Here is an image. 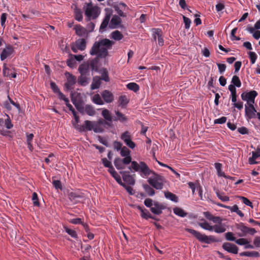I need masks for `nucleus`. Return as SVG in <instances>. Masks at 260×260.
<instances>
[{"mask_svg":"<svg viewBox=\"0 0 260 260\" xmlns=\"http://www.w3.org/2000/svg\"><path fill=\"white\" fill-rule=\"evenodd\" d=\"M232 85L236 86L237 87H240L241 86V82L240 78L237 75H234L231 81Z\"/></svg>","mask_w":260,"mask_h":260,"instance_id":"nucleus-44","label":"nucleus"},{"mask_svg":"<svg viewBox=\"0 0 260 260\" xmlns=\"http://www.w3.org/2000/svg\"><path fill=\"white\" fill-rule=\"evenodd\" d=\"M152 174L153 176L148 179V183L156 189H162L165 181L164 177L156 173L155 172H153Z\"/></svg>","mask_w":260,"mask_h":260,"instance_id":"nucleus-4","label":"nucleus"},{"mask_svg":"<svg viewBox=\"0 0 260 260\" xmlns=\"http://www.w3.org/2000/svg\"><path fill=\"white\" fill-rule=\"evenodd\" d=\"M75 45L77 49L80 51H83L86 47V42L85 39H79L75 42Z\"/></svg>","mask_w":260,"mask_h":260,"instance_id":"nucleus-30","label":"nucleus"},{"mask_svg":"<svg viewBox=\"0 0 260 260\" xmlns=\"http://www.w3.org/2000/svg\"><path fill=\"white\" fill-rule=\"evenodd\" d=\"M114 42L108 39H103L94 43L89 53L96 55L98 58H106L109 54L108 50L112 49Z\"/></svg>","mask_w":260,"mask_h":260,"instance_id":"nucleus-1","label":"nucleus"},{"mask_svg":"<svg viewBox=\"0 0 260 260\" xmlns=\"http://www.w3.org/2000/svg\"><path fill=\"white\" fill-rule=\"evenodd\" d=\"M154 206L150 208L151 211L156 215H159L162 213V210L165 209V207L161 204L155 203Z\"/></svg>","mask_w":260,"mask_h":260,"instance_id":"nucleus-21","label":"nucleus"},{"mask_svg":"<svg viewBox=\"0 0 260 260\" xmlns=\"http://www.w3.org/2000/svg\"><path fill=\"white\" fill-rule=\"evenodd\" d=\"M235 241L237 244L240 245H245L249 243L247 240L244 238H240L237 240L235 239Z\"/></svg>","mask_w":260,"mask_h":260,"instance_id":"nucleus-59","label":"nucleus"},{"mask_svg":"<svg viewBox=\"0 0 260 260\" xmlns=\"http://www.w3.org/2000/svg\"><path fill=\"white\" fill-rule=\"evenodd\" d=\"M173 212L176 215L181 217H184L187 214V213L185 212L184 210L179 207L174 208L173 209Z\"/></svg>","mask_w":260,"mask_h":260,"instance_id":"nucleus-38","label":"nucleus"},{"mask_svg":"<svg viewBox=\"0 0 260 260\" xmlns=\"http://www.w3.org/2000/svg\"><path fill=\"white\" fill-rule=\"evenodd\" d=\"M120 138L130 148L134 149L136 147L135 143L132 141V135L128 131L123 133L121 135Z\"/></svg>","mask_w":260,"mask_h":260,"instance_id":"nucleus-7","label":"nucleus"},{"mask_svg":"<svg viewBox=\"0 0 260 260\" xmlns=\"http://www.w3.org/2000/svg\"><path fill=\"white\" fill-rule=\"evenodd\" d=\"M236 228L240 230L244 235L249 234L253 235L256 232V230L254 228H249L244 225L242 222L236 224Z\"/></svg>","mask_w":260,"mask_h":260,"instance_id":"nucleus-11","label":"nucleus"},{"mask_svg":"<svg viewBox=\"0 0 260 260\" xmlns=\"http://www.w3.org/2000/svg\"><path fill=\"white\" fill-rule=\"evenodd\" d=\"M93 123L94 121H91L89 120H85L84 121V124L83 125H75L74 127L75 128L78 130L80 132H86L87 131H91L93 127Z\"/></svg>","mask_w":260,"mask_h":260,"instance_id":"nucleus-9","label":"nucleus"},{"mask_svg":"<svg viewBox=\"0 0 260 260\" xmlns=\"http://www.w3.org/2000/svg\"><path fill=\"white\" fill-rule=\"evenodd\" d=\"M216 194L217 197L223 202H227L230 200L229 197L225 196L224 192H220L218 190L216 191Z\"/></svg>","mask_w":260,"mask_h":260,"instance_id":"nucleus-46","label":"nucleus"},{"mask_svg":"<svg viewBox=\"0 0 260 260\" xmlns=\"http://www.w3.org/2000/svg\"><path fill=\"white\" fill-rule=\"evenodd\" d=\"M77 35L80 37L87 36L88 32L87 29L80 24L76 25L74 28Z\"/></svg>","mask_w":260,"mask_h":260,"instance_id":"nucleus-20","label":"nucleus"},{"mask_svg":"<svg viewBox=\"0 0 260 260\" xmlns=\"http://www.w3.org/2000/svg\"><path fill=\"white\" fill-rule=\"evenodd\" d=\"M93 129L92 130L94 132L96 133H102L104 131L103 127L100 125H98V124L96 123V121H94Z\"/></svg>","mask_w":260,"mask_h":260,"instance_id":"nucleus-52","label":"nucleus"},{"mask_svg":"<svg viewBox=\"0 0 260 260\" xmlns=\"http://www.w3.org/2000/svg\"><path fill=\"white\" fill-rule=\"evenodd\" d=\"M87 75H81L78 77V83L82 86H85L88 83V78L86 76Z\"/></svg>","mask_w":260,"mask_h":260,"instance_id":"nucleus-37","label":"nucleus"},{"mask_svg":"<svg viewBox=\"0 0 260 260\" xmlns=\"http://www.w3.org/2000/svg\"><path fill=\"white\" fill-rule=\"evenodd\" d=\"M14 69H13V70ZM12 73V69H10L6 67V64H5L3 66V74L4 76L7 77H10Z\"/></svg>","mask_w":260,"mask_h":260,"instance_id":"nucleus-48","label":"nucleus"},{"mask_svg":"<svg viewBox=\"0 0 260 260\" xmlns=\"http://www.w3.org/2000/svg\"><path fill=\"white\" fill-rule=\"evenodd\" d=\"M215 168L217 171V175L219 177H223L225 179H232L233 177H231L230 176H227L225 174V173L222 171V164L219 162L215 163L214 164Z\"/></svg>","mask_w":260,"mask_h":260,"instance_id":"nucleus-23","label":"nucleus"},{"mask_svg":"<svg viewBox=\"0 0 260 260\" xmlns=\"http://www.w3.org/2000/svg\"><path fill=\"white\" fill-rule=\"evenodd\" d=\"M85 10V21L89 22L91 19H95L98 17L100 12L98 7L93 6L92 4L87 3Z\"/></svg>","mask_w":260,"mask_h":260,"instance_id":"nucleus-5","label":"nucleus"},{"mask_svg":"<svg viewBox=\"0 0 260 260\" xmlns=\"http://www.w3.org/2000/svg\"><path fill=\"white\" fill-rule=\"evenodd\" d=\"M67 65L71 68H74L76 66V61L73 58L68 59L67 61Z\"/></svg>","mask_w":260,"mask_h":260,"instance_id":"nucleus-64","label":"nucleus"},{"mask_svg":"<svg viewBox=\"0 0 260 260\" xmlns=\"http://www.w3.org/2000/svg\"><path fill=\"white\" fill-rule=\"evenodd\" d=\"M204 215L207 219L213 221L214 223L220 222L221 217L219 216H214L208 211L204 212Z\"/></svg>","mask_w":260,"mask_h":260,"instance_id":"nucleus-25","label":"nucleus"},{"mask_svg":"<svg viewBox=\"0 0 260 260\" xmlns=\"http://www.w3.org/2000/svg\"><path fill=\"white\" fill-rule=\"evenodd\" d=\"M245 115L248 119H251L255 116V113L256 112V110L255 109L253 105L251 103L250 105H248V107L247 105H245Z\"/></svg>","mask_w":260,"mask_h":260,"instance_id":"nucleus-13","label":"nucleus"},{"mask_svg":"<svg viewBox=\"0 0 260 260\" xmlns=\"http://www.w3.org/2000/svg\"><path fill=\"white\" fill-rule=\"evenodd\" d=\"M101 95L104 101L107 103H112L114 100L113 93L108 90H104Z\"/></svg>","mask_w":260,"mask_h":260,"instance_id":"nucleus-19","label":"nucleus"},{"mask_svg":"<svg viewBox=\"0 0 260 260\" xmlns=\"http://www.w3.org/2000/svg\"><path fill=\"white\" fill-rule=\"evenodd\" d=\"M115 179L117 182L121 186H125V183L122 182L120 176L116 172H114V174L111 175Z\"/></svg>","mask_w":260,"mask_h":260,"instance_id":"nucleus-49","label":"nucleus"},{"mask_svg":"<svg viewBox=\"0 0 260 260\" xmlns=\"http://www.w3.org/2000/svg\"><path fill=\"white\" fill-rule=\"evenodd\" d=\"M239 198L246 205L248 206L251 207H253L252 203L247 198H246L244 197H242V196L239 197Z\"/></svg>","mask_w":260,"mask_h":260,"instance_id":"nucleus-55","label":"nucleus"},{"mask_svg":"<svg viewBox=\"0 0 260 260\" xmlns=\"http://www.w3.org/2000/svg\"><path fill=\"white\" fill-rule=\"evenodd\" d=\"M14 52V47L10 45H8L3 49L1 54V59L3 61L8 57L10 56Z\"/></svg>","mask_w":260,"mask_h":260,"instance_id":"nucleus-14","label":"nucleus"},{"mask_svg":"<svg viewBox=\"0 0 260 260\" xmlns=\"http://www.w3.org/2000/svg\"><path fill=\"white\" fill-rule=\"evenodd\" d=\"M240 256H246L248 257H257L259 256V254L257 251H245L240 253Z\"/></svg>","mask_w":260,"mask_h":260,"instance_id":"nucleus-40","label":"nucleus"},{"mask_svg":"<svg viewBox=\"0 0 260 260\" xmlns=\"http://www.w3.org/2000/svg\"><path fill=\"white\" fill-rule=\"evenodd\" d=\"M6 115L7 116V118L5 120V126L7 127V128L11 129V128L13 127V125L11 122V120L9 116V115L7 114H6Z\"/></svg>","mask_w":260,"mask_h":260,"instance_id":"nucleus-56","label":"nucleus"},{"mask_svg":"<svg viewBox=\"0 0 260 260\" xmlns=\"http://www.w3.org/2000/svg\"><path fill=\"white\" fill-rule=\"evenodd\" d=\"M225 237L226 240L230 241H235L236 238L234 236V234L232 232H227L225 234Z\"/></svg>","mask_w":260,"mask_h":260,"instance_id":"nucleus-57","label":"nucleus"},{"mask_svg":"<svg viewBox=\"0 0 260 260\" xmlns=\"http://www.w3.org/2000/svg\"><path fill=\"white\" fill-rule=\"evenodd\" d=\"M120 174L122 176L123 180L129 185H134L135 183V180L132 176L129 174V172L120 171Z\"/></svg>","mask_w":260,"mask_h":260,"instance_id":"nucleus-17","label":"nucleus"},{"mask_svg":"<svg viewBox=\"0 0 260 260\" xmlns=\"http://www.w3.org/2000/svg\"><path fill=\"white\" fill-rule=\"evenodd\" d=\"M229 210H230L232 212H236L240 217L244 216V214L241 210L239 209V208L237 205H235L233 206H229Z\"/></svg>","mask_w":260,"mask_h":260,"instance_id":"nucleus-47","label":"nucleus"},{"mask_svg":"<svg viewBox=\"0 0 260 260\" xmlns=\"http://www.w3.org/2000/svg\"><path fill=\"white\" fill-rule=\"evenodd\" d=\"M202 220H204V222H199L198 225L202 229L208 230L209 231H213V227L212 225H210V224L206 221L204 219H202Z\"/></svg>","mask_w":260,"mask_h":260,"instance_id":"nucleus-34","label":"nucleus"},{"mask_svg":"<svg viewBox=\"0 0 260 260\" xmlns=\"http://www.w3.org/2000/svg\"><path fill=\"white\" fill-rule=\"evenodd\" d=\"M126 87L135 92H138L140 89V87L138 84L135 82H131L126 85Z\"/></svg>","mask_w":260,"mask_h":260,"instance_id":"nucleus-39","label":"nucleus"},{"mask_svg":"<svg viewBox=\"0 0 260 260\" xmlns=\"http://www.w3.org/2000/svg\"><path fill=\"white\" fill-rule=\"evenodd\" d=\"M152 38L154 41L158 40V44L159 46H162L164 44V41L162 36V31L160 28H152Z\"/></svg>","mask_w":260,"mask_h":260,"instance_id":"nucleus-8","label":"nucleus"},{"mask_svg":"<svg viewBox=\"0 0 260 260\" xmlns=\"http://www.w3.org/2000/svg\"><path fill=\"white\" fill-rule=\"evenodd\" d=\"M227 120L226 117L222 116L219 118L216 119L214 121V124H223Z\"/></svg>","mask_w":260,"mask_h":260,"instance_id":"nucleus-61","label":"nucleus"},{"mask_svg":"<svg viewBox=\"0 0 260 260\" xmlns=\"http://www.w3.org/2000/svg\"><path fill=\"white\" fill-rule=\"evenodd\" d=\"M7 14L6 13H3L1 15V23L2 27L5 28V22L6 21L7 17Z\"/></svg>","mask_w":260,"mask_h":260,"instance_id":"nucleus-62","label":"nucleus"},{"mask_svg":"<svg viewBox=\"0 0 260 260\" xmlns=\"http://www.w3.org/2000/svg\"><path fill=\"white\" fill-rule=\"evenodd\" d=\"M143 187L145 190V192L149 195V196H153L155 194L154 190L149 185L147 184H143Z\"/></svg>","mask_w":260,"mask_h":260,"instance_id":"nucleus-41","label":"nucleus"},{"mask_svg":"<svg viewBox=\"0 0 260 260\" xmlns=\"http://www.w3.org/2000/svg\"><path fill=\"white\" fill-rule=\"evenodd\" d=\"M222 248L229 253L237 254L238 252V247L231 243H224L222 246Z\"/></svg>","mask_w":260,"mask_h":260,"instance_id":"nucleus-12","label":"nucleus"},{"mask_svg":"<svg viewBox=\"0 0 260 260\" xmlns=\"http://www.w3.org/2000/svg\"><path fill=\"white\" fill-rule=\"evenodd\" d=\"M138 209L141 212V216L146 219H148V218H151L156 220H158L157 218L153 216L150 212L143 207L138 206Z\"/></svg>","mask_w":260,"mask_h":260,"instance_id":"nucleus-18","label":"nucleus"},{"mask_svg":"<svg viewBox=\"0 0 260 260\" xmlns=\"http://www.w3.org/2000/svg\"><path fill=\"white\" fill-rule=\"evenodd\" d=\"M64 229L66 232L72 238H74L75 239H77L78 238L77 233L75 230L70 229L68 228H65Z\"/></svg>","mask_w":260,"mask_h":260,"instance_id":"nucleus-51","label":"nucleus"},{"mask_svg":"<svg viewBox=\"0 0 260 260\" xmlns=\"http://www.w3.org/2000/svg\"><path fill=\"white\" fill-rule=\"evenodd\" d=\"M74 18L79 22L83 20V12L76 5L74 8Z\"/></svg>","mask_w":260,"mask_h":260,"instance_id":"nucleus-26","label":"nucleus"},{"mask_svg":"<svg viewBox=\"0 0 260 260\" xmlns=\"http://www.w3.org/2000/svg\"><path fill=\"white\" fill-rule=\"evenodd\" d=\"M70 200L74 204L80 202L84 198V193L80 192H71L68 194Z\"/></svg>","mask_w":260,"mask_h":260,"instance_id":"nucleus-10","label":"nucleus"},{"mask_svg":"<svg viewBox=\"0 0 260 260\" xmlns=\"http://www.w3.org/2000/svg\"><path fill=\"white\" fill-rule=\"evenodd\" d=\"M130 153L129 150L125 146H123L120 150V155L123 157L129 155Z\"/></svg>","mask_w":260,"mask_h":260,"instance_id":"nucleus-53","label":"nucleus"},{"mask_svg":"<svg viewBox=\"0 0 260 260\" xmlns=\"http://www.w3.org/2000/svg\"><path fill=\"white\" fill-rule=\"evenodd\" d=\"M223 219L221 218L220 223H215L216 224L213 225V231L216 233H222L226 231L228 226L225 223H222Z\"/></svg>","mask_w":260,"mask_h":260,"instance_id":"nucleus-16","label":"nucleus"},{"mask_svg":"<svg viewBox=\"0 0 260 260\" xmlns=\"http://www.w3.org/2000/svg\"><path fill=\"white\" fill-rule=\"evenodd\" d=\"M95 27V24L94 23L92 22H89L86 26V29L87 30L88 33L90 32H92L93 31Z\"/></svg>","mask_w":260,"mask_h":260,"instance_id":"nucleus-63","label":"nucleus"},{"mask_svg":"<svg viewBox=\"0 0 260 260\" xmlns=\"http://www.w3.org/2000/svg\"><path fill=\"white\" fill-rule=\"evenodd\" d=\"M132 171L138 172L143 178H146L154 172L151 170L144 161H133L132 165L128 167Z\"/></svg>","mask_w":260,"mask_h":260,"instance_id":"nucleus-2","label":"nucleus"},{"mask_svg":"<svg viewBox=\"0 0 260 260\" xmlns=\"http://www.w3.org/2000/svg\"><path fill=\"white\" fill-rule=\"evenodd\" d=\"M250 62L252 64H254L257 59V56L254 52H249L248 53Z\"/></svg>","mask_w":260,"mask_h":260,"instance_id":"nucleus-54","label":"nucleus"},{"mask_svg":"<svg viewBox=\"0 0 260 260\" xmlns=\"http://www.w3.org/2000/svg\"><path fill=\"white\" fill-rule=\"evenodd\" d=\"M114 113L115 116H113V121H119L124 123L128 121L127 117L119 110H115Z\"/></svg>","mask_w":260,"mask_h":260,"instance_id":"nucleus-15","label":"nucleus"},{"mask_svg":"<svg viewBox=\"0 0 260 260\" xmlns=\"http://www.w3.org/2000/svg\"><path fill=\"white\" fill-rule=\"evenodd\" d=\"M258 93L255 90H251L249 92H244L241 94V99L242 100L247 102L248 105L252 103H254L255 99L257 96Z\"/></svg>","mask_w":260,"mask_h":260,"instance_id":"nucleus-6","label":"nucleus"},{"mask_svg":"<svg viewBox=\"0 0 260 260\" xmlns=\"http://www.w3.org/2000/svg\"><path fill=\"white\" fill-rule=\"evenodd\" d=\"M111 14L110 13L106 14L100 27V31H103L107 27L111 18Z\"/></svg>","mask_w":260,"mask_h":260,"instance_id":"nucleus-29","label":"nucleus"},{"mask_svg":"<svg viewBox=\"0 0 260 260\" xmlns=\"http://www.w3.org/2000/svg\"><path fill=\"white\" fill-rule=\"evenodd\" d=\"M118 102L120 106L123 107L128 104L129 101L127 99V96L125 95H123L119 97Z\"/></svg>","mask_w":260,"mask_h":260,"instance_id":"nucleus-42","label":"nucleus"},{"mask_svg":"<svg viewBox=\"0 0 260 260\" xmlns=\"http://www.w3.org/2000/svg\"><path fill=\"white\" fill-rule=\"evenodd\" d=\"M78 71L81 75H89V65L88 63H84L80 64Z\"/></svg>","mask_w":260,"mask_h":260,"instance_id":"nucleus-27","label":"nucleus"},{"mask_svg":"<svg viewBox=\"0 0 260 260\" xmlns=\"http://www.w3.org/2000/svg\"><path fill=\"white\" fill-rule=\"evenodd\" d=\"M164 194L167 199L175 203H177L178 202V198L176 194L170 191H165Z\"/></svg>","mask_w":260,"mask_h":260,"instance_id":"nucleus-33","label":"nucleus"},{"mask_svg":"<svg viewBox=\"0 0 260 260\" xmlns=\"http://www.w3.org/2000/svg\"><path fill=\"white\" fill-rule=\"evenodd\" d=\"M111 38L115 41H120L123 38V35L119 30H115L111 34Z\"/></svg>","mask_w":260,"mask_h":260,"instance_id":"nucleus-36","label":"nucleus"},{"mask_svg":"<svg viewBox=\"0 0 260 260\" xmlns=\"http://www.w3.org/2000/svg\"><path fill=\"white\" fill-rule=\"evenodd\" d=\"M185 230L193 235L201 243L209 244L213 242H217L219 241L218 239H216L215 237L212 235L207 236L205 234H202L199 231L189 228H186Z\"/></svg>","mask_w":260,"mask_h":260,"instance_id":"nucleus-3","label":"nucleus"},{"mask_svg":"<svg viewBox=\"0 0 260 260\" xmlns=\"http://www.w3.org/2000/svg\"><path fill=\"white\" fill-rule=\"evenodd\" d=\"M183 19L185 24V28L186 29H189L191 22L190 19L184 16H183Z\"/></svg>","mask_w":260,"mask_h":260,"instance_id":"nucleus-58","label":"nucleus"},{"mask_svg":"<svg viewBox=\"0 0 260 260\" xmlns=\"http://www.w3.org/2000/svg\"><path fill=\"white\" fill-rule=\"evenodd\" d=\"M92 101L94 104L99 105H102L104 104L101 97L99 94H95L93 96Z\"/></svg>","mask_w":260,"mask_h":260,"instance_id":"nucleus-45","label":"nucleus"},{"mask_svg":"<svg viewBox=\"0 0 260 260\" xmlns=\"http://www.w3.org/2000/svg\"><path fill=\"white\" fill-rule=\"evenodd\" d=\"M121 18L118 16L115 15L112 17L111 20L109 27L111 28H117V26L121 23Z\"/></svg>","mask_w":260,"mask_h":260,"instance_id":"nucleus-24","label":"nucleus"},{"mask_svg":"<svg viewBox=\"0 0 260 260\" xmlns=\"http://www.w3.org/2000/svg\"><path fill=\"white\" fill-rule=\"evenodd\" d=\"M114 164L115 167L118 170H122L125 168L122 160L119 157L115 158L114 161Z\"/></svg>","mask_w":260,"mask_h":260,"instance_id":"nucleus-35","label":"nucleus"},{"mask_svg":"<svg viewBox=\"0 0 260 260\" xmlns=\"http://www.w3.org/2000/svg\"><path fill=\"white\" fill-rule=\"evenodd\" d=\"M102 80L100 76H96L93 78L92 82L91 84V89L94 90L100 88Z\"/></svg>","mask_w":260,"mask_h":260,"instance_id":"nucleus-28","label":"nucleus"},{"mask_svg":"<svg viewBox=\"0 0 260 260\" xmlns=\"http://www.w3.org/2000/svg\"><path fill=\"white\" fill-rule=\"evenodd\" d=\"M52 184L54 186V187L58 189H60V190H61L62 189V185H61V183L60 182V181L59 180H53L52 181Z\"/></svg>","mask_w":260,"mask_h":260,"instance_id":"nucleus-60","label":"nucleus"},{"mask_svg":"<svg viewBox=\"0 0 260 260\" xmlns=\"http://www.w3.org/2000/svg\"><path fill=\"white\" fill-rule=\"evenodd\" d=\"M69 76L67 78V82L65 84V86L67 89L70 90L72 87L76 83V78L73 75L68 73Z\"/></svg>","mask_w":260,"mask_h":260,"instance_id":"nucleus-22","label":"nucleus"},{"mask_svg":"<svg viewBox=\"0 0 260 260\" xmlns=\"http://www.w3.org/2000/svg\"><path fill=\"white\" fill-rule=\"evenodd\" d=\"M102 115L109 122H111L113 120V116H111V113L108 109H104L102 112Z\"/></svg>","mask_w":260,"mask_h":260,"instance_id":"nucleus-31","label":"nucleus"},{"mask_svg":"<svg viewBox=\"0 0 260 260\" xmlns=\"http://www.w3.org/2000/svg\"><path fill=\"white\" fill-rule=\"evenodd\" d=\"M32 201L33 202V204L35 206L39 207L40 206V202L39 201V199L38 197V194L36 192H34L32 195Z\"/></svg>","mask_w":260,"mask_h":260,"instance_id":"nucleus-50","label":"nucleus"},{"mask_svg":"<svg viewBox=\"0 0 260 260\" xmlns=\"http://www.w3.org/2000/svg\"><path fill=\"white\" fill-rule=\"evenodd\" d=\"M85 111L86 113L89 116H93L95 114V111L94 108L89 105L85 106Z\"/></svg>","mask_w":260,"mask_h":260,"instance_id":"nucleus-43","label":"nucleus"},{"mask_svg":"<svg viewBox=\"0 0 260 260\" xmlns=\"http://www.w3.org/2000/svg\"><path fill=\"white\" fill-rule=\"evenodd\" d=\"M100 73L101 74V76L100 77L101 78V80H103L106 82H108L110 81L109 73L106 69L103 68L101 70Z\"/></svg>","mask_w":260,"mask_h":260,"instance_id":"nucleus-32","label":"nucleus"}]
</instances>
